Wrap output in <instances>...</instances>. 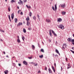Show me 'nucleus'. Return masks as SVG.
Instances as JSON below:
<instances>
[{
	"label": "nucleus",
	"mask_w": 74,
	"mask_h": 74,
	"mask_svg": "<svg viewBox=\"0 0 74 74\" xmlns=\"http://www.w3.org/2000/svg\"><path fill=\"white\" fill-rule=\"evenodd\" d=\"M66 48H67V45H66L65 43L63 44L62 47L63 51H64L66 49Z\"/></svg>",
	"instance_id": "1"
},
{
	"label": "nucleus",
	"mask_w": 74,
	"mask_h": 74,
	"mask_svg": "<svg viewBox=\"0 0 74 74\" xmlns=\"http://www.w3.org/2000/svg\"><path fill=\"white\" fill-rule=\"evenodd\" d=\"M59 28H60L61 29H64V25H60L58 26Z\"/></svg>",
	"instance_id": "2"
},
{
	"label": "nucleus",
	"mask_w": 74,
	"mask_h": 74,
	"mask_svg": "<svg viewBox=\"0 0 74 74\" xmlns=\"http://www.w3.org/2000/svg\"><path fill=\"white\" fill-rule=\"evenodd\" d=\"M18 3L19 4V5H22L23 4V2L21 0H19V1L18 2Z\"/></svg>",
	"instance_id": "3"
},
{
	"label": "nucleus",
	"mask_w": 74,
	"mask_h": 74,
	"mask_svg": "<svg viewBox=\"0 0 74 74\" xmlns=\"http://www.w3.org/2000/svg\"><path fill=\"white\" fill-rule=\"evenodd\" d=\"M68 41H69V42H74V39L73 40L71 39V38H69L68 39Z\"/></svg>",
	"instance_id": "4"
},
{
	"label": "nucleus",
	"mask_w": 74,
	"mask_h": 74,
	"mask_svg": "<svg viewBox=\"0 0 74 74\" xmlns=\"http://www.w3.org/2000/svg\"><path fill=\"white\" fill-rule=\"evenodd\" d=\"M52 9H53V11H55V10H56V9H57V7H56V5H55V8H54V7H53V6H52Z\"/></svg>",
	"instance_id": "5"
},
{
	"label": "nucleus",
	"mask_w": 74,
	"mask_h": 74,
	"mask_svg": "<svg viewBox=\"0 0 74 74\" xmlns=\"http://www.w3.org/2000/svg\"><path fill=\"white\" fill-rule=\"evenodd\" d=\"M21 25H22V23L21 22H19L17 25V26H21Z\"/></svg>",
	"instance_id": "6"
},
{
	"label": "nucleus",
	"mask_w": 74,
	"mask_h": 74,
	"mask_svg": "<svg viewBox=\"0 0 74 74\" xmlns=\"http://www.w3.org/2000/svg\"><path fill=\"white\" fill-rule=\"evenodd\" d=\"M14 17V13H12L11 14V17L12 19H13Z\"/></svg>",
	"instance_id": "7"
},
{
	"label": "nucleus",
	"mask_w": 74,
	"mask_h": 74,
	"mask_svg": "<svg viewBox=\"0 0 74 74\" xmlns=\"http://www.w3.org/2000/svg\"><path fill=\"white\" fill-rule=\"evenodd\" d=\"M23 63L25 65H27V63L25 61H23Z\"/></svg>",
	"instance_id": "8"
},
{
	"label": "nucleus",
	"mask_w": 74,
	"mask_h": 74,
	"mask_svg": "<svg viewBox=\"0 0 74 74\" xmlns=\"http://www.w3.org/2000/svg\"><path fill=\"white\" fill-rule=\"evenodd\" d=\"M51 32H52V33L55 36H56V34L55 33V32H54L53 30H51Z\"/></svg>",
	"instance_id": "9"
},
{
	"label": "nucleus",
	"mask_w": 74,
	"mask_h": 74,
	"mask_svg": "<svg viewBox=\"0 0 74 74\" xmlns=\"http://www.w3.org/2000/svg\"><path fill=\"white\" fill-rule=\"evenodd\" d=\"M48 70L49 73H52V71H51V69H50V68H49Z\"/></svg>",
	"instance_id": "10"
},
{
	"label": "nucleus",
	"mask_w": 74,
	"mask_h": 74,
	"mask_svg": "<svg viewBox=\"0 0 74 74\" xmlns=\"http://www.w3.org/2000/svg\"><path fill=\"white\" fill-rule=\"evenodd\" d=\"M52 70H53L54 73H55V68L53 66H52Z\"/></svg>",
	"instance_id": "11"
},
{
	"label": "nucleus",
	"mask_w": 74,
	"mask_h": 74,
	"mask_svg": "<svg viewBox=\"0 0 74 74\" xmlns=\"http://www.w3.org/2000/svg\"><path fill=\"white\" fill-rule=\"evenodd\" d=\"M46 21L47 22H51V20L49 19H46Z\"/></svg>",
	"instance_id": "12"
},
{
	"label": "nucleus",
	"mask_w": 74,
	"mask_h": 74,
	"mask_svg": "<svg viewBox=\"0 0 74 74\" xmlns=\"http://www.w3.org/2000/svg\"><path fill=\"white\" fill-rule=\"evenodd\" d=\"M26 21H27V22H29V21H30V19H29V16H27V18H26Z\"/></svg>",
	"instance_id": "13"
},
{
	"label": "nucleus",
	"mask_w": 74,
	"mask_h": 74,
	"mask_svg": "<svg viewBox=\"0 0 74 74\" xmlns=\"http://www.w3.org/2000/svg\"><path fill=\"white\" fill-rule=\"evenodd\" d=\"M62 19L60 18H59L58 19V22H61L62 21Z\"/></svg>",
	"instance_id": "14"
},
{
	"label": "nucleus",
	"mask_w": 74,
	"mask_h": 74,
	"mask_svg": "<svg viewBox=\"0 0 74 74\" xmlns=\"http://www.w3.org/2000/svg\"><path fill=\"white\" fill-rule=\"evenodd\" d=\"M51 31H52V30H49V34L50 36H52V33H51Z\"/></svg>",
	"instance_id": "15"
},
{
	"label": "nucleus",
	"mask_w": 74,
	"mask_h": 74,
	"mask_svg": "<svg viewBox=\"0 0 74 74\" xmlns=\"http://www.w3.org/2000/svg\"><path fill=\"white\" fill-rule=\"evenodd\" d=\"M56 52L57 53H58L59 55H60V53H59V51L57 49H56Z\"/></svg>",
	"instance_id": "16"
},
{
	"label": "nucleus",
	"mask_w": 74,
	"mask_h": 74,
	"mask_svg": "<svg viewBox=\"0 0 74 74\" xmlns=\"http://www.w3.org/2000/svg\"><path fill=\"white\" fill-rule=\"evenodd\" d=\"M4 73L5 74H7L8 73V70H6L5 71H4Z\"/></svg>",
	"instance_id": "17"
},
{
	"label": "nucleus",
	"mask_w": 74,
	"mask_h": 74,
	"mask_svg": "<svg viewBox=\"0 0 74 74\" xmlns=\"http://www.w3.org/2000/svg\"><path fill=\"white\" fill-rule=\"evenodd\" d=\"M29 25H30V22H29V21H27V26H29Z\"/></svg>",
	"instance_id": "18"
},
{
	"label": "nucleus",
	"mask_w": 74,
	"mask_h": 74,
	"mask_svg": "<svg viewBox=\"0 0 74 74\" xmlns=\"http://www.w3.org/2000/svg\"><path fill=\"white\" fill-rule=\"evenodd\" d=\"M66 12H62V14L63 15H65V14H66Z\"/></svg>",
	"instance_id": "19"
},
{
	"label": "nucleus",
	"mask_w": 74,
	"mask_h": 74,
	"mask_svg": "<svg viewBox=\"0 0 74 74\" xmlns=\"http://www.w3.org/2000/svg\"><path fill=\"white\" fill-rule=\"evenodd\" d=\"M65 6V4L64 3L63 4H62L61 5V6L63 8H64Z\"/></svg>",
	"instance_id": "20"
},
{
	"label": "nucleus",
	"mask_w": 74,
	"mask_h": 74,
	"mask_svg": "<svg viewBox=\"0 0 74 74\" xmlns=\"http://www.w3.org/2000/svg\"><path fill=\"white\" fill-rule=\"evenodd\" d=\"M23 31L24 33H26V29H25L24 28H23Z\"/></svg>",
	"instance_id": "21"
},
{
	"label": "nucleus",
	"mask_w": 74,
	"mask_h": 74,
	"mask_svg": "<svg viewBox=\"0 0 74 74\" xmlns=\"http://www.w3.org/2000/svg\"><path fill=\"white\" fill-rule=\"evenodd\" d=\"M17 42L18 43H19V42H21V41L20 40V39H18L17 40Z\"/></svg>",
	"instance_id": "22"
},
{
	"label": "nucleus",
	"mask_w": 74,
	"mask_h": 74,
	"mask_svg": "<svg viewBox=\"0 0 74 74\" xmlns=\"http://www.w3.org/2000/svg\"><path fill=\"white\" fill-rule=\"evenodd\" d=\"M22 39L23 40V41H24V40H25V37H24V36H22Z\"/></svg>",
	"instance_id": "23"
},
{
	"label": "nucleus",
	"mask_w": 74,
	"mask_h": 74,
	"mask_svg": "<svg viewBox=\"0 0 74 74\" xmlns=\"http://www.w3.org/2000/svg\"><path fill=\"white\" fill-rule=\"evenodd\" d=\"M15 1H14V0H12L11 1V3H15Z\"/></svg>",
	"instance_id": "24"
},
{
	"label": "nucleus",
	"mask_w": 74,
	"mask_h": 74,
	"mask_svg": "<svg viewBox=\"0 0 74 74\" xmlns=\"http://www.w3.org/2000/svg\"><path fill=\"white\" fill-rule=\"evenodd\" d=\"M17 21H18V19H17V18L14 19V21L15 23H16L17 22Z\"/></svg>",
	"instance_id": "25"
},
{
	"label": "nucleus",
	"mask_w": 74,
	"mask_h": 74,
	"mask_svg": "<svg viewBox=\"0 0 74 74\" xmlns=\"http://www.w3.org/2000/svg\"><path fill=\"white\" fill-rule=\"evenodd\" d=\"M32 49H34L35 48V47H34V45H32Z\"/></svg>",
	"instance_id": "26"
},
{
	"label": "nucleus",
	"mask_w": 74,
	"mask_h": 74,
	"mask_svg": "<svg viewBox=\"0 0 74 74\" xmlns=\"http://www.w3.org/2000/svg\"><path fill=\"white\" fill-rule=\"evenodd\" d=\"M40 51L42 52H44V51L43 49H41L40 50Z\"/></svg>",
	"instance_id": "27"
},
{
	"label": "nucleus",
	"mask_w": 74,
	"mask_h": 74,
	"mask_svg": "<svg viewBox=\"0 0 74 74\" xmlns=\"http://www.w3.org/2000/svg\"><path fill=\"white\" fill-rule=\"evenodd\" d=\"M33 19H34V20H35L36 19V16H34L33 17Z\"/></svg>",
	"instance_id": "28"
},
{
	"label": "nucleus",
	"mask_w": 74,
	"mask_h": 74,
	"mask_svg": "<svg viewBox=\"0 0 74 74\" xmlns=\"http://www.w3.org/2000/svg\"><path fill=\"white\" fill-rule=\"evenodd\" d=\"M39 57L40 58H43V55H41V56H40Z\"/></svg>",
	"instance_id": "29"
},
{
	"label": "nucleus",
	"mask_w": 74,
	"mask_h": 74,
	"mask_svg": "<svg viewBox=\"0 0 74 74\" xmlns=\"http://www.w3.org/2000/svg\"><path fill=\"white\" fill-rule=\"evenodd\" d=\"M26 6L28 8H30V6H28V5H26Z\"/></svg>",
	"instance_id": "30"
},
{
	"label": "nucleus",
	"mask_w": 74,
	"mask_h": 74,
	"mask_svg": "<svg viewBox=\"0 0 74 74\" xmlns=\"http://www.w3.org/2000/svg\"><path fill=\"white\" fill-rule=\"evenodd\" d=\"M28 59H32V57H28Z\"/></svg>",
	"instance_id": "31"
},
{
	"label": "nucleus",
	"mask_w": 74,
	"mask_h": 74,
	"mask_svg": "<svg viewBox=\"0 0 74 74\" xmlns=\"http://www.w3.org/2000/svg\"><path fill=\"white\" fill-rule=\"evenodd\" d=\"M29 15L30 16H32V12H30L29 13Z\"/></svg>",
	"instance_id": "32"
},
{
	"label": "nucleus",
	"mask_w": 74,
	"mask_h": 74,
	"mask_svg": "<svg viewBox=\"0 0 74 74\" xmlns=\"http://www.w3.org/2000/svg\"><path fill=\"white\" fill-rule=\"evenodd\" d=\"M37 17L39 19H40V16H39V15L38 14L37 15Z\"/></svg>",
	"instance_id": "33"
},
{
	"label": "nucleus",
	"mask_w": 74,
	"mask_h": 74,
	"mask_svg": "<svg viewBox=\"0 0 74 74\" xmlns=\"http://www.w3.org/2000/svg\"><path fill=\"white\" fill-rule=\"evenodd\" d=\"M8 10L9 11H10V7H9L8 8Z\"/></svg>",
	"instance_id": "34"
},
{
	"label": "nucleus",
	"mask_w": 74,
	"mask_h": 74,
	"mask_svg": "<svg viewBox=\"0 0 74 74\" xmlns=\"http://www.w3.org/2000/svg\"><path fill=\"white\" fill-rule=\"evenodd\" d=\"M0 30L1 32H3V33H4V31L2 30H1V29H0Z\"/></svg>",
	"instance_id": "35"
},
{
	"label": "nucleus",
	"mask_w": 74,
	"mask_h": 74,
	"mask_svg": "<svg viewBox=\"0 0 74 74\" xmlns=\"http://www.w3.org/2000/svg\"><path fill=\"white\" fill-rule=\"evenodd\" d=\"M21 10H19L18 11V14H19V12H21Z\"/></svg>",
	"instance_id": "36"
},
{
	"label": "nucleus",
	"mask_w": 74,
	"mask_h": 74,
	"mask_svg": "<svg viewBox=\"0 0 74 74\" xmlns=\"http://www.w3.org/2000/svg\"><path fill=\"white\" fill-rule=\"evenodd\" d=\"M23 1H24V3H26V1H27V0H25V1L24 0Z\"/></svg>",
	"instance_id": "37"
},
{
	"label": "nucleus",
	"mask_w": 74,
	"mask_h": 74,
	"mask_svg": "<svg viewBox=\"0 0 74 74\" xmlns=\"http://www.w3.org/2000/svg\"><path fill=\"white\" fill-rule=\"evenodd\" d=\"M68 66H69V67H70V64H68L67 65Z\"/></svg>",
	"instance_id": "38"
},
{
	"label": "nucleus",
	"mask_w": 74,
	"mask_h": 74,
	"mask_svg": "<svg viewBox=\"0 0 74 74\" xmlns=\"http://www.w3.org/2000/svg\"><path fill=\"white\" fill-rule=\"evenodd\" d=\"M31 29V28H28V30H31V29Z\"/></svg>",
	"instance_id": "39"
},
{
	"label": "nucleus",
	"mask_w": 74,
	"mask_h": 74,
	"mask_svg": "<svg viewBox=\"0 0 74 74\" xmlns=\"http://www.w3.org/2000/svg\"><path fill=\"white\" fill-rule=\"evenodd\" d=\"M71 68V66L68 67H67V69H70V68Z\"/></svg>",
	"instance_id": "40"
},
{
	"label": "nucleus",
	"mask_w": 74,
	"mask_h": 74,
	"mask_svg": "<svg viewBox=\"0 0 74 74\" xmlns=\"http://www.w3.org/2000/svg\"><path fill=\"white\" fill-rule=\"evenodd\" d=\"M37 65H38V64H37V63H36V64L34 65V66H37Z\"/></svg>",
	"instance_id": "41"
},
{
	"label": "nucleus",
	"mask_w": 74,
	"mask_h": 74,
	"mask_svg": "<svg viewBox=\"0 0 74 74\" xmlns=\"http://www.w3.org/2000/svg\"><path fill=\"white\" fill-rule=\"evenodd\" d=\"M21 15H23V13L22 12H21V13H20Z\"/></svg>",
	"instance_id": "42"
},
{
	"label": "nucleus",
	"mask_w": 74,
	"mask_h": 74,
	"mask_svg": "<svg viewBox=\"0 0 74 74\" xmlns=\"http://www.w3.org/2000/svg\"><path fill=\"white\" fill-rule=\"evenodd\" d=\"M8 18H9V19H10V15H8Z\"/></svg>",
	"instance_id": "43"
},
{
	"label": "nucleus",
	"mask_w": 74,
	"mask_h": 74,
	"mask_svg": "<svg viewBox=\"0 0 74 74\" xmlns=\"http://www.w3.org/2000/svg\"><path fill=\"white\" fill-rule=\"evenodd\" d=\"M18 66H21V64H18Z\"/></svg>",
	"instance_id": "44"
},
{
	"label": "nucleus",
	"mask_w": 74,
	"mask_h": 74,
	"mask_svg": "<svg viewBox=\"0 0 74 74\" xmlns=\"http://www.w3.org/2000/svg\"><path fill=\"white\" fill-rule=\"evenodd\" d=\"M40 71H38V73H40Z\"/></svg>",
	"instance_id": "45"
},
{
	"label": "nucleus",
	"mask_w": 74,
	"mask_h": 74,
	"mask_svg": "<svg viewBox=\"0 0 74 74\" xmlns=\"http://www.w3.org/2000/svg\"><path fill=\"white\" fill-rule=\"evenodd\" d=\"M61 71H62L63 70V68L61 67Z\"/></svg>",
	"instance_id": "46"
},
{
	"label": "nucleus",
	"mask_w": 74,
	"mask_h": 74,
	"mask_svg": "<svg viewBox=\"0 0 74 74\" xmlns=\"http://www.w3.org/2000/svg\"><path fill=\"white\" fill-rule=\"evenodd\" d=\"M72 49H74V47H72Z\"/></svg>",
	"instance_id": "47"
},
{
	"label": "nucleus",
	"mask_w": 74,
	"mask_h": 74,
	"mask_svg": "<svg viewBox=\"0 0 74 74\" xmlns=\"http://www.w3.org/2000/svg\"><path fill=\"white\" fill-rule=\"evenodd\" d=\"M54 65L55 66V67H56V63H54Z\"/></svg>",
	"instance_id": "48"
},
{
	"label": "nucleus",
	"mask_w": 74,
	"mask_h": 74,
	"mask_svg": "<svg viewBox=\"0 0 74 74\" xmlns=\"http://www.w3.org/2000/svg\"><path fill=\"white\" fill-rule=\"evenodd\" d=\"M33 62H30L29 63L30 64H33Z\"/></svg>",
	"instance_id": "49"
},
{
	"label": "nucleus",
	"mask_w": 74,
	"mask_h": 74,
	"mask_svg": "<svg viewBox=\"0 0 74 74\" xmlns=\"http://www.w3.org/2000/svg\"><path fill=\"white\" fill-rule=\"evenodd\" d=\"M45 70H46V71H47V67H45Z\"/></svg>",
	"instance_id": "50"
},
{
	"label": "nucleus",
	"mask_w": 74,
	"mask_h": 74,
	"mask_svg": "<svg viewBox=\"0 0 74 74\" xmlns=\"http://www.w3.org/2000/svg\"><path fill=\"white\" fill-rule=\"evenodd\" d=\"M17 37L18 38V39H19V36H17Z\"/></svg>",
	"instance_id": "51"
},
{
	"label": "nucleus",
	"mask_w": 74,
	"mask_h": 74,
	"mask_svg": "<svg viewBox=\"0 0 74 74\" xmlns=\"http://www.w3.org/2000/svg\"><path fill=\"white\" fill-rule=\"evenodd\" d=\"M33 64H34V65H35V63H34V62L33 63Z\"/></svg>",
	"instance_id": "52"
},
{
	"label": "nucleus",
	"mask_w": 74,
	"mask_h": 74,
	"mask_svg": "<svg viewBox=\"0 0 74 74\" xmlns=\"http://www.w3.org/2000/svg\"><path fill=\"white\" fill-rule=\"evenodd\" d=\"M72 53H73L74 54V51H72Z\"/></svg>",
	"instance_id": "53"
},
{
	"label": "nucleus",
	"mask_w": 74,
	"mask_h": 74,
	"mask_svg": "<svg viewBox=\"0 0 74 74\" xmlns=\"http://www.w3.org/2000/svg\"><path fill=\"white\" fill-rule=\"evenodd\" d=\"M9 21H10V22H11V18H9Z\"/></svg>",
	"instance_id": "54"
},
{
	"label": "nucleus",
	"mask_w": 74,
	"mask_h": 74,
	"mask_svg": "<svg viewBox=\"0 0 74 74\" xmlns=\"http://www.w3.org/2000/svg\"><path fill=\"white\" fill-rule=\"evenodd\" d=\"M3 53L4 54H5V52H4V51L3 52Z\"/></svg>",
	"instance_id": "55"
},
{
	"label": "nucleus",
	"mask_w": 74,
	"mask_h": 74,
	"mask_svg": "<svg viewBox=\"0 0 74 74\" xmlns=\"http://www.w3.org/2000/svg\"><path fill=\"white\" fill-rule=\"evenodd\" d=\"M66 61H67V58H66Z\"/></svg>",
	"instance_id": "56"
},
{
	"label": "nucleus",
	"mask_w": 74,
	"mask_h": 74,
	"mask_svg": "<svg viewBox=\"0 0 74 74\" xmlns=\"http://www.w3.org/2000/svg\"><path fill=\"white\" fill-rule=\"evenodd\" d=\"M55 56H58L57 55H55Z\"/></svg>",
	"instance_id": "57"
},
{
	"label": "nucleus",
	"mask_w": 74,
	"mask_h": 74,
	"mask_svg": "<svg viewBox=\"0 0 74 74\" xmlns=\"http://www.w3.org/2000/svg\"><path fill=\"white\" fill-rule=\"evenodd\" d=\"M0 41H3V40H2V39H1V40H0Z\"/></svg>",
	"instance_id": "58"
},
{
	"label": "nucleus",
	"mask_w": 74,
	"mask_h": 74,
	"mask_svg": "<svg viewBox=\"0 0 74 74\" xmlns=\"http://www.w3.org/2000/svg\"><path fill=\"white\" fill-rule=\"evenodd\" d=\"M73 42V45H74V42Z\"/></svg>",
	"instance_id": "59"
},
{
	"label": "nucleus",
	"mask_w": 74,
	"mask_h": 74,
	"mask_svg": "<svg viewBox=\"0 0 74 74\" xmlns=\"http://www.w3.org/2000/svg\"><path fill=\"white\" fill-rule=\"evenodd\" d=\"M17 8H18V9H19V7H17Z\"/></svg>",
	"instance_id": "60"
},
{
	"label": "nucleus",
	"mask_w": 74,
	"mask_h": 74,
	"mask_svg": "<svg viewBox=\"0 0 74 74\" xmlns=\"http://www.w3.org/2000/svg\"><path fill=\"white\" fill-rule=\"evenodd\" d=\"M15 58V57H14V56L13 57V58Z\"/></svg>",
	"instance_id": "61"
},
{
	"label": "nucleus",
	"mask_w": 74,
	"mask_h": 74,
	"mask_svg": "<svg viewBox=\"0 0 74 74\" xmlns=\"http://www.w3.org/2000/svg\"><path fill=\"white\" fill-rule=\"evenodd\" d=\"M6 57H8V56H7Z\"/></svg>",
	"instance_id": "62"
},
{
	"label": "nucleus",
	"mask_w": 74,
	"mask_h": 74,
	"mask_svg": "<svg viewBox=\"0 0 74 74\" xmlns=\"http://www.w3.org/2000/svg\"><path fill=\"white\" fill-rule=\"evenodd\" d=\"M72 21H73V19H72Z\"/></svg>",
	"instance_id": "63"
},
{
	"label": "nucleus",
	"mask_w": 74,
	"mask_h": 74,
	"mask_svg": "<svg viewBox=\"0 0 74 74\" xmlns=\"http://www.w3.org/2000/svg\"><path fill=\"white\" fill-rule=\"evenodd\" d=\"M5 1H7V0H5Z\"/></svg>",
	"instance_id": "64"
}]
</instances>
